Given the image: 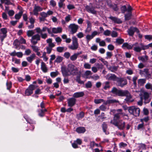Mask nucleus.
I'll return each mask as SVG.
<instances>
[{
    "label": "nucleus",
    "instance_id": "9d476101",
    "mask_svg": "<svg viewBox=\"0 0 152 152\" xmlns=\"http://www.w3.org/2000/svg\"><path fill=\"white\" fill-rule=\"evenodd\" d=\"M107 4L108 7L115 11H117L119 10V8L117 5L114 3H112L111 1H107Z\"/></svg>",
    "mask_w": 152,
    "mask_h": 152
},
{
    "label": "nucleus",
    "instance_id": "4468645a",
    "mask_svg": "<svg viewBox=\"0 0 152 152\" xmlns=\"http://www.w3.org/2000/svg\"><path fill=\"white\" fill-rule=\"evenodd\" d=\"M127 31L129 36H132L133 35L134 32H136L137 33H139V30L136 27H131Z\"/></svg>",
    "mask_w": 152,
    "mask_h": 152
},
{
    "label": "nucleus",
    "instance_id": "052dcab7",
    "mask_svg": "<svg viewBox=\"0 0 152 152\" xmlns=\"http://www.w3.org/2000/svg\"><path fill=\"white\" fill-rule=\"evenodd\" d=\"M145 88L147 89H151V90L152 85L149 83L146 84L145 86Z\"/></svg>",
    "mask_w": 152,
    "mask_h": 152
},
{
    "label": "nucleus",
    "instance_id": "4c0bfd02",
    "mask_svg": "<svg viewBox=\"0 0 152 152\" xmlns=\"http://www.w3.org/2000/svg\"><path fill=\"white\" fill-rule=\"evenodd\" d=\"M34 34L33 30H28L27 32V34L28 37L32 36Z\"/></svg>",
    "mask_w": 152,
    "mask_h": 152
},
{
    "label": "nucleus",
    "instance_id": "603ef678",
    "mask_svg": "<svg viewBox=\"0 0 152 152\" xmlns=\"http://www.w3.org/2000/svg\"><path fill=\"white\" fill-rule=\"evenodd\" d=\"M7 35H4L3 34H0V38L1 42L3 41L4 39L7 37Z\"/></svg>",
    "mask_w": 152,
    "mask_h": 152
},
{
    "label": "nucleus",
    "instance_id": "79ce46f5",
    "mask_svg": "<svg viewBox=\"0 0 152 152\" xmlns=\"http://www.w3.org/2000/svg\"><path fill=\"white\" fill-rule=\"evenodd\" d=\"M84 116V113L83 112H81L79 114L77 115V118L78 119H81Z\"/></svg>",
    "mask_w": 152,
    "mask_h": 152
},
{
    "label": "nucleus",
    "instance_id": "58836bf2",
    "mask_svg": "<svg viewBox=\"0 0 152 152\" xmlns=\"http://www.w3.org/2000/svg\"><path fill=\"white\" fill-rule=\"evenodd\" d=\"M1 3H5L7 5L11 4L12 3L9 0H0Z\"/></svg>",
    "mask_w": 152,
    "mask_h": 152
},
{
    "label": "nucleus",
    "instance_id": "f704fd0d",
    "mask_svg": "<svg viewBox=\"0 0 152 152\" xmlns=\"http://www.w3.org/2000/svg\"><path fill=\"white\" fill-rule=\"evenodd\" d=\"M137 44H138L137 45V46H134L133 47H134V50L135 51L138 52H140L142 49L137 46Z\"/></svg>",
    "mask_w": 152,
    "mask_h": 152
},
{
    "label": "nucleus",
    "instance_id": "5701e85b",
    "mask_svg": "<svg viewBox=\"0 0 152 152\" xmlns=\"http://www.w3.org/2000/svg\"><path fill=\"white\" fill-rule=\"evenodd\" d=\"M41 68L42 71L44 73L47 72H48V69L46 65L43 62H41Z\"/></svg>",
    "mask_w": 152,
    "mask_h": 152
},
{
    "label": "nucleus",
    "instance_id": "e433bc0d",
    "mask_svg": "<svg viewBox=\"0 0 152 152\" xmlns=\"http://www.w3.org/2000/svg\"><path fill=\"white\" fill-rule=\"evenodd\" d=\"M22 14V11L20 12L18 14H15V18L16 19L19 20Z\"/></svg>",
    "mask_w": 152,
    "mask_h": 152
},
{
    "label": "nucleus",
    "instance_id": "864d4df0",
    "mask_svg": "<svg viewBox=\"0 0 152 152\" xmlns=\"http://www.w3.org/2000/svg\"><path fill=\"white\" fill-rule=\"evenodd\" d=\"M149 97V95L146 92H144V93L143 97L144 99L145 100H146Z\"/></svg>",
    "mask_w": 152,
    "mask_h": 152
},
{
    "label": "nucleus",
    "instance_id": "f03ea898",
    "mask_svg": "<svg viewBox=\"0 0 152 152\" xmlns=\"http://www.w3.org/2000/svg\"><path fill=\"white\" fill-rule=\"evenodd\" d=\"M118 96H126L125 100L127 102L130 101L131 99L132 98V96L131 95L129 92L127 90H120Z\"/></svg>",
    "mask_w": 152,
    "mask_h": 152
},
{
    "label": "nucleus",
    "instance_id": "13d9d810",
    "mask_svg": "<svg viewBox=\"0 0 152 152\" xmlns=\"http://www.w3.org/2000/svg\"><path fill=\"white\" fill-rule=\"evenodd\" d=\"M111 36L113 37H116L118 36V33L115 31H113L112 32Z\"/></svg>",
    "mask_w": 152,
    "mask_h": 152
},
{
    "label": "nucleus",
    "instance_id": "c03bdc74",
    "mask_svg": "<svg viewBox=\"0 0 152 152\" xmlns=\"http://www.w3.org/2000/svg\"><path fill=\"white\" fill-rule=\"evenodd\" d=\"M119 145L120 148H124L127 146V144L126 143L121 142L119 144Z\"/></svg>",
    "mask_w": 152,
    "mask_h": 152
},
{
    "label": "nucleus",
    "instance_id": "4be33fe9",
    "mask_svg": "<svg viewBox=\"0 0 152 152\" xmlns=\"http://www.w3.org/2000/svg\"><path fill=\"white\" fill-rule=\"evenodd\" d=\"M86 131L85 128L84 127H78L76 128V131L78 133H83Z\"/></svg>",
    "mask_w": 152,
    "mask_h": 152
},
{
    "label": "nucleus",
    "instance_id": "7c9ffc66",
    "mask_svg": "<svg viewBox=\"0 0 152 152\" xmlns=\"http://www.w3.org/2000/svg\"><path fill=\"white\" fill-rule=\"evenodd\" d=\"M110 87V82L108 81H106L104 83V86L103 88L106 90L108 88H109Z\"/></svg>",
    "mask_w": 152,
    "mask_h": 152
},
{
    "label": "nucleus",
    "instance_id": "a211bd4d",
    "mask_svg": "<svg viewBox=\"0 0 152 152\" xmlns=\"http://www.w3.org/2000/svg\"><path fill=\"white\" fill-rule=\"evenodd\" d=\"M84 95V93L83 91L77 92L75 93L73 95V97L75 98H78L82 97Z\"/></svg>",
    "mask_w": 152,
    "mask_h": 152
},
{
    "label": "nucleus",
    "instance_id": "774afa93",
    "mask_svg": "<svg viewBox=\"0 0 152 152\" xmlns=\"http://www.w3.org/2000/svg\"><path fill=\"white\" fill-rule=\"evenodd\" d=\"M99 108L100 109V110L104 111H105L107 108L104 105H102L101 106H100L99 107Z\"/></svg>",
    "mask_w": 152,
    "mask_h": 152
},
{
    "label": "nucleus",
    "instance_id": "6e6d98bb",
    "mask_svg": "<svg viewBox=\"0 0 152 152\" xmlns=\"http://www.w3.org/2000/svg\"><path fill=\"white\" fill-rule=\"evenodd\" d=\"M77 57L74 54L70 57V59L72 61H74L76 60Z\"/></svg>",
    "mask_w": 152,
    "mask_h": 152
},
{
    "label": "nucleus",
    "instance_id": "473e14b6",
    "mask_svg": "<svg viewBox=\"0 0 152 152\" xmlns=\"http://www.w3.org/2000/svg\"><path fill=\"white\" fill-rule=\"evenodd\" d=\"M63 60V58L61 56H58L56 58V59L55 61V62L60 63Z\"/></svg>",
    "mask_w": 152,
    "mask_h": 152
},
{
    "label": "nucleus",
    "instance_id": "72a5a7b5",
    "mask_svg": "<svg viewBox=\"0 0 152 152\" xmlns=\"http://www.w3.org/2000/svg\"><path fill=\"white\" fill-rule=\"evenodd\" d=\"M0 34H3L4 35H7V29L5 28H2L0 29Z\"/></svg>",
    "mask_w": 152,
    "mask_h": 152
},
{
    "label": "nucleus",
    "instance_id": "09e8293b",
    "mask_svg": "<svg viewBox=\"0 0 152 152\" xmlns=\"http://www.w3.org/2000/svg\"><path fill=\"white\" fill-rule=\"evenodd\" d=\"M64 47H59L57 48L56 50L57 51L60 53H61L63 52L64 50Z\"/></svg>",
    "mask_w": 152,
    "mask_h": 152
},
{
    "label": "nucleus",
    "instance_id": "a878e982",
    "mask_svg": "<svg viewBox=\"0 0 152 152\" xmlns=\"http://www.w3.org/2000/svg\"><path fill=\"white\" fill-rule=\"evenodd\" d=\"M119 91L120 90L118 89L117 88L115 87H113L112 88L110 92L118 96Z\"/></svg>",
    "mask_w": 152,
    "mask_h": 152
},
{
    "label": "nucleus",
    "instance_id": "e2e57ef3",
    "mask_svg": "<svg viewBox=\"0 0 152 152\" xmlns=\"http://www.w3.org/2000/svg\"><path fill=\"white\" fill-rule=\"evenodd\" d=\"M64 2V1L60 0V1L58 3V5L60 8L62 7L64 5V4L63 3V2Z\"/></svg>",
    "mask_w": 152,
    "mask_h": 152
},
{
    "label": "nucleus",
    "instance_id": "8fccbe9b",
    "mask_svg": "<svg viewBox=\"0 0 152 152\" xmlns=\"http://www.w3.org/2000/svg\"><path fill=\"white\" fill-rule=\"evenodd\" d=\"M58 72L57 71L52 72H51L50 75L52 77H55L58 75Z\"/></svg>",
    "mask_w": 152,
    "mask_h": 152
},
{
    "label": "nucleus",
    "instance_id": "49530a36",
    "mask_svg": "<svg viewBox=\"0 0 152 152\" xmlns=\"http://www.w3.org/2000/svg\"><path fill=\"white\" fill-rule=\"evenodd\" d=\"M31 47L33 50L35 52H37L39 50V48L37 46L32 45L31 46Z\"/></svg>",
    "mask_w": 152,
    "mask_h": 152
},
{
    "label": "nucleus",
    "instance_id": "2f4dec72",
    "mask_svg": "<svg viewBox=\"0 0 152 152\" xmlns=\"http://www.w3.org/2000/svg\"><path fill=\"white\" fill-rule=\"evenodd\" d=\"M13 45L15 46V48L17 49L20 45V42L18 39H15L13 42Z\"/></svg>",
    "mask_w": 152,
    "mask_h": 152
},
{
    "label": "nucleus",
    "instance_id": "f8f14e48",
    "mask_svg": "<svg viewBox=\"0 0 152 152\" xmlns=\"http://www.w3.org/2000/svg\"><path fill=\"white\" fill-rule=\"evenodd\" d=\"M137 43H135L133 45L127 42L124 43L122 46V48L124 49H131L134 46H137Z\"/></svg>",
    "mask_w": 152,
    "mask_h": 152
},
{
    "label": "nucleus",
    "instance_id": "338daca9",
    "mask_svg": "<svg viewBox=\"0 0 152 152\" xmlns=\"http://www.w3.org/2000/svg\"><path fill=\"white\" fill-rule=\"evenodd\" d=\"M107 48L109 50H113L114 48V47L112 45L110 44L108 45Z\"/></svg>",
    "mask_w": 152,
    "mask_h": 152
},
{
    "label": "nucleus",
    "instance_id": "cd10ccee",
    "mask_svg": "<svg viewBox=\"0 0 152 152\" xmlns=\"http://www.w3.org/2000/svg\"><path fill=\"white\" fill-rule=\"evenodd\" d=\"M102 128L104 132L106 134H109V133L107 131V124L105 123H103L102 124Z\"/></svg>",
    "mask_w": 152,
    "mask_h": 152
},
{
    "label": "nucleus",
    "instance_id": "dca6fc26",
    "mask_svg": "<svg viewBox=\"0 0 152 152\" xmlns=\"http://www.w3.org/2000/svg\"><path fill=\"white\" fill-rule=\"evenodd\" d=\"M42 8L40 6H37L35 5L34 9L33 10L34 14L36 16H37L38 14V12L42 11Z\"/></svg>",
    "mask_w": 152,
    "mask_h": 152
},
{
    "label": "nucleus",
    "instance_id": "bb28decb",
    "mask_svg": "<svg viewBox=\"0 0 152 152\" xmlns=\"http://www.w3.org/2000/svg\"><path fill=\"white\" fill-rule=\"evenodd\" d=\"M118 102L119 101H118L116 100L115 99H111L107 100L106 102H104V104L106 105L107 104H110L114 103H118Z\"/></svg>",
    "mask_w": 152,
    "mask_h": 152
},
{
    "label": "nucleus",
    "instance_id": "7ed1b4c3",
    "mask_svg": "<svg viewBox=\"0 0 152 152\" xmlns=\"http://www.w3.org/2000/svg\"><path fill=\"white\" fill-rule=\"evenodd\" d=\"M129 112L134 116L137 117L139 115L140 113V109L139 108L136 107L134 106L130 107L128 109Z\"/></svg>",
    "mask_w": 152,
    "mask_h": 152
},
{
    "label": "nucleus",
    "instance_id": "1a4fd4ad",
    "mask_svg": "<svg viewBox=\"0 0 152 152\" xmlns=\"http://www.w3.org/2000/svg\"><path fill=\"white\" fill-rule=\"evenodd\" d=\"M85 10L89 13L94 15L97 14V11L95 10L94 7H93L92 6L87 5L85 7Z\"/></svg>",
    "mask_w": 152,
    "mask_h": 152
},
{
    "label": "nucleus",
    "instance_id": "412c9836",
    "mask_svg": "<svg viewBox=\"0 0 152 152\" xmlns=\"http://www.w3.org/2000/svg\"><path fill=\"white\" fill-rule=\"evenodd\" d=\"M109 18L113 21L115 23L119 24L122 23V21L120 19H119L115 17H113L112 16H111Z\"/></svg>",
    "mask_w": 152,
    "mask_h": 152
},
{
    "label": "nucleus",
    "instance_id": "a18cd8bd",
    "mask_svg": "<svg viewBox=\"0 0 152 152\" xmlns=\"http://www.w3.org/2000/svg\"><path fill=\"white\" fill-rule=\"evenodd\" d=\"M93 38L91 35H87L86 37V39L87 42L88 43L89 41L92 39Z\"/></svg>",
    "mask_w": 152,
    "mask_h": 152
},
{
    "label": "nucleus",
    "instance_id": "5fc2aeb1",
    "mask_svg": "<svg viewBox=\"0 0 152 152\" xmlns=\"http://www.w3.org/2000/svg\"><path fill=\"white\" fill-rule=\"evenodd\" d=\"M31 53V50L30 49H28L26 50L24 54L26 56H28Z\"/></svg>",
    "mask_w": 152,
    "mask_h": 152
},
{
    "label": "nucleus",
    "instance_id": "a19ab883",
    "mask_svg": "<svg viewBox=\"0 0 152 152\" xmlns=\"http://www.w3.org/2000/svg\"><path fill=\"white\" fill-rule=\"evenodd\" d=\"M121 13H124L125 12L127 11V8L125 5L122 6L121 7Z\"/></svg>",
    "mask_w": 152,
    "mask_h": 152
},
{
    "label": "nucleus",
    "instance_id": "4d7b16f0",
    "mask_svg": "<svg viewBox=\"0 0 152 152\" xmlns=\"http://www.w3.org/2000/svg\"><path fill=\"white\" fill-rule=\"evenodd\" d=\"M84 67L86 69H90L91 65L88 63H85L84 65Z\"/></svg>",
    "mask_w": 152,
    "mask_h": 152
},
{
    "label": "nucleus",
    "instance_id": "c756f323",
    "mask_svg": "<svg viewBox=\"0 0 152 152\" xmlns=\"http://www.w3.org/2000/svg\"><path fill=\"white\" fill-rule=\"evenodd\" d=\"M145 79H139L138 80V85L139 86H142L145 83Z\"/></svg>",
    "mask_w": 152,
    "mask_h": 152
},
{
    "label": "nucleus",
    "instance_id": "ddd939ff",
    "mask_svg": "<svg viewBox=\"0 0 152 152\" xmlns=\"http://www.w3.org/2000/svg\"><path fill=\"white\" fill-rule=\"evenodd\" d=\"M125 123L122 120L116 122V124H115V126L118 127L120 129H123L124 128Z\"/></svg>",
    "mask_w": 152,
    "mask_h": 152
},
{
    "label": "nucleus",
    "instance_id": "ea45409f",
    "mask_svg": "<svg viewBox=\"0 0 152 152\" xmlns=\"http://www.w3.org/2000/svg\"><path fill=\"white\" fill-rule=\"evenodd\" d=\"M94 102L96 104H98L102 102H104V100L102 99H95Z\"/></svg>",
    "mask_w": 152,
    "mask_h": 152
},
{
    "label": "nucleus",
    "instance_id": "20e7f679",
    "mask_svg": "<svg viewBox=\"0 0 152 152\" xmlns=\"http://www.w3.org/2000/svg\"><path fill=\"white\" fill-rule=\"evenodd\" d=\"M79 44L77 38L75 37H72V44L68 46L69 48L72 50H77L78 48Z\"/></svg>",
    "mask_w": 152,
    "mask_h": 152
},
{
    "label": "nucleus",
    "instance_id": "423d86ee",
    "mask_svg": "<svg viewBox=\"0 0 152 152\" xmlns=\"http://www.w3.org/2000/svg\"><path fill=\"white\" fill-rule=\"evenodd\" d=\"M79 28L77 25L71 23L68 26V30L72 34H74L77 31Z\"/></svg>",
    "mask_w": 152,
    "mask_h": 152
},
{
    "label": "nucleus",
    "instance_id": "2eb2a0df",
    "mask_svg": "<svg viewBox=\"0 0 152 152\" xmlns=\"http://www.w3.org/2000/svg\"><path fill=\"white\" fill-rule=\"evenodd\" d=\"M106 78L108 80L113 81H116L117 78H118L115 75L111 74H109L106 76Z\"/></svg>",
    "mask_w": 152,
    "mask_h": 152
},
{
    "label": "nucleus",
    "instance_id": "680f3d73",
    "mask_svg": "<svg viewBox=\"0 0 152 152\" xmlns=\"http://www.w3.org/2000/svg\"><path fill=\"white\" fill-rule=\"evenodd\" d=\"M98 46L96 45H93L91 47V49L93 50L96 51L97 50Z\"/></svg>",
    "mask_w": 152,
    "mask_h": 152
},
{
    "label": "nucleus",
    "instance_id": "39448f33",
    "mask_svg": "<svg viewBox=\"0 0 152 152\" xmlns=\"http://www.w3.org/2000/svg\"><path fill=\"white\" fill-rule=\"evenodd\" d=\"M117 85L121 88L123 87L127 84L126 79L124 77H118L116 81Z\"/></svg>",
    "mask_w": 152,
    "mask_h": 152
},
{
    "label": "nucleus",
    "instance_id": "bf43d9fd",
    "mask_svg": "<svg viewBox=\"0 0 152 152\" xmlns=\"http://www.w3.org/2000/svg\"><path fill=\"white\" fill-rule=\"evenodd\" d=\"M56 2L54 0H51L50 1V4L53 7H55L56 6Z\"/></svg>",
    "mask_w": 152,
    "mask_h": 152
},
{
    "label": "nucleus",
    "instance_id": "6ab92c4d",
    "mask_svg": "<svg viewBox=\"0 0 152 152\" xmlns=\"http://www.w3.org/2000/svg\"><path fill=\"white\" fill-rule=\"evenodd\" d=\"M62 31L61 28L59 27L57 28H53L52 29V32L54 34L61 33Z\"/></svg>",
    "mask_w": 152,
    "mask_h": 152
},
{
    "label": "nucleus",
    "instance_id": "9b49d317",
    "mask_svg": "<svg viewBox=\"0 0 152 152\" xmlns=\"http://www.w3.org/2000/svg\"><path fill=\"white\" fill-rule=\"evenodd\" d=\"M40 40V36L38 34L33 36L31 40V42L34 45H36L37 41Z\"/></svg>",
    "mask_w": 152,
    "mask_h": 152
},
{
    "label": "nucleus",
    "instance_id": "6e6552de",
    "mask_svg": "<svg viewBox=\"0 0 152 152\" xmlns=\"http://www.w3.org/2000/svg\"><path fill=\"white\" fill-rule=\"evenodd\" d=\"M117 113H116L114 115L113 121H117L120 118L121 116H123L125 114L123 113L122 110L121 109H119L117 110Z\"/></svg>",
    "mask_w": 152,
    "mask_h": 152
},
{
    "label": "nucleus",
    "instance_id": "f257e3e1",
    "mask_svg": "<svg viewBox=\"0 0 152 152\" xmlns=\"http://www.w3.org/2000/svg\"><path fill=\"white\" fill-rule=\"evenodd\" d=\"M78 69L74 65L69 64L66 68L65 66L61 67V71L64 77L76 75L78 71Z\"/></svg>",
    "mask_w": 152,
    "mask_h": 152
},
{
    "label": "nucleus",
    "instance_id": "aec40b11",
    "mask_svg": "<svg viewBox=\"0 0 152 152\" xmlns=\"http://www.w3.org/2000/svg\"><path fill=\"white\" fill-rule=\"evenodd\" d=\"M109 18L113 21L115 23L119 24L122 23V21L120 19H119L115 17H113L112 16H111Z\"/></svg>",
    "mask_w": 152,
    "mask_h": 152
},
{
    "label": "nucleus",
    "instance_id": "c9c22d12",
    "mask_svg": "<svg viewBox=\"0 0 152 152\" xmlns=\"http://www.w3.org/2000/svg\"><path fill=\"white\" fill-rule=\"evenodd\" d=\"M124 42V40L121 38H118L116 40V42L119 45L123 43Z\"/></svg>",
    "mask_w": 152,
    "mask_h": 152
},
{
    "label": "nucleus",
    "instance_id": "c85d7f7f",
    "mask_svg": "<svg viewBox=\"0 0 152 152\" xmlns=\"http://www.w3.org/2000/svg\"><path fill=\"white\" fill-rule=\"evenodd\" d=\"M132 15V12H128L125 15V20H129L131 19Z\"/></svg>",
    "mask_w": 152,
    "mask_h": 152
},
{
    "label": "nucleus",
    "instance_id": "3c124183",
    "mask_svg": "<svg viewBox=\"0 0 152 152\" xmlns=\"http://www.w3.org/2000/svg\"><path fill=\"white\" fill-rule=\"evenodd\" d=\"M96 66L98 69H102L103 67V65L102 64L97 63L96 64Z\"/></svg>",
    "mask_w": 152,
    "mask_h": 152
},
{
    "label": "nucleus",
    "instance_id": "0e129e2a",
    "mask_svg": "<svg viewBox=\"0 0 152 152\" xmlns=\"http://www.w3.org/2000/svg\"><path fill=\"white\" fill-rule=\"evenodd\" d=\"M145 39L150 41L152 40V36L151 35H146L145 36Z\"/></svg>",
    "mask_w": 152,
    "mask_h": 152
},
{
    "label": "nucleus",
    "instance_id": "f3484780",
    "mask_svg": "<svg viewBox=\"0 0 152 152\" xmlns=\"http://www.w3.org/2000/svg\"><path fill=\"white\" fill-rule=\"evenodd\" d=\"M67 101L68 106L72 107L75 104L76 102V99L74 97H72L69 99L67 100Z\"/></svg>",
    "mask_w": 152,
    "mask_h": 152
},
{
    "label": "nucleus",
    "instance_id": "393cba45",
    "mask_svg": "<svg viewBox=\"0 0 152 152\" xmlns=\"http://www.w3.org/2000/svg\"><path fill=\"white\" fill-rule=\"evenodd\" d=\"M35 57V55L33 53L30 56L27 57L26 59L28 62L31 63L34 59Z\"/></svg>",
    "mask_w": 152,
    "mask_h": 152
},
{
    "label": "nucleus",
    "instance_id": "b1692460",
    "mask_svg": "<svg viewBox=\"0 0 152 152\" xmlns=\"http://www.w3.org/2000/svg\"><path fill=\"white\" fill-rule=\"evenodd\" d=\"M138 59L141 61L145 63L148 60V57L145 55V56H139Z\"/></svg>",
    "mask_w": 152,
    "mask_h": 152
},
{
    "label": "nucleus",
    "instance_id": "de8ad7c7",
    "mask_svg": "<svg viewBox=\"0 0 152 152\" xmlns=\"http://www.w3.org/2000/svg\"><path fill=\"white\" fill-rule=\"evenodd\" d=\"M111 31L109 30H107L105 31L103 33L104 35L106 36H109L111 34Z\"/></svg>",
    "mask_w": 152,
    "mask_h": 152
},
{
    "label": "nucleus",
    "instance_id": "37998d69",
    "mask_svg": "<svg viewBox=\"0 0 152 152\" xmlns=\"http://www.w3.org/2000/svg\"><path fill=\"white\" fill-rule=\"evenodd\" d=\"M85 86L87 88H91L92 86L91 82L90 81H88L85 84Z\"/></svg>",
    "mask_w": 152,
    "mask_h": 152
},
{
    "label": "nucleus",
    "instance_id": "0eeeda50",
    "mask_svg": "<svg viewBox=\"0 0 152 152\" xmlns=\"http://www.w3.org/2000/svg\"><path fill=\"white\" fill-rule=\"evenodd\" d=\"M37 87L34 85H30L28 88H27L25 91V95L29 96L31 95L33 93V91Z\"/></svg>",
    "mask_w": 152,
    "mask_h": 152
},
{
    "label": "nucleus",
    "instance_id": "69168bd1",
    "mask_svg": "<svg viewBox=\"0 0 152 152\" xmlns=\"http://www.w3.org/2000/svg\"><path fill=\"white\" fill-rule=\"evenodd\" d=\"M99 45L100 46H105L106 45V43L103 40L100 41L99 43Z\"/></svg>",
    "mask_w": 152,
    "mask_h": 152
}]
</instances>
